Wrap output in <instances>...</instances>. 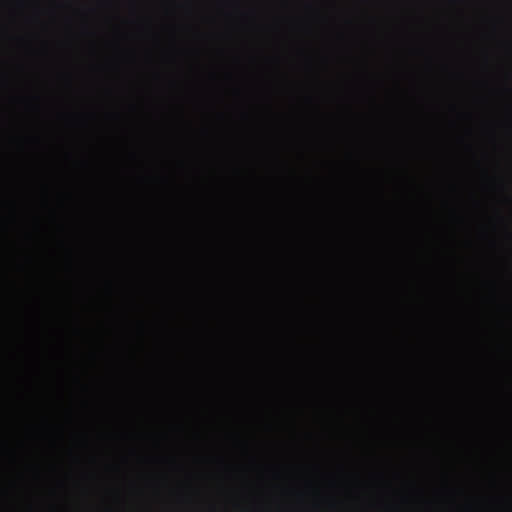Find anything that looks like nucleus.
Listing matches in <instances>:
<instances>
[{
	"mask_svg": "<svg viewBox=\"0 0 512 512\" xmlns=\"http://www.w3.org/2000/svg\"><path fill=\"white\" fill-rule=\"evenodd\" d=\"M57 125H0V128H64V0H57Z\"/></svg>",
	"mask_w": 512,
	"mask_h": 512,
	"instance_id": "f257e3e1",
	"label": "nucleus"
},
{
	"mask_svg": "<svg viewBox=\"0 0 512 512\" xmlns=\"http://www.w3.org/2000/svg\"><path fill=\"white\" fill-rule=\"evenodd\" d=\"M70 16L66 0V129L77 128L70 115ZM80 128H193L192 126H81ZM201 128H267V126H202Z\"/></svg>",
	"mask_w": 512,
	"mask_h": 512,
	"instance_id": "f03ea898",
	"label": "nucleus"
},
{
	"mask_svg": "<svg viewBox=\"0 0 512 512\" xmlns=\"http://www.w3.org/2000/svg\"><path fill=\"white\" fill-rule=\"evenodd\" d=\"M44 86L38 76H31L25 86V89L18 94L10 97L12 104L28 111L38 110L44 103Z\"/></svg>",
	"mask_w": 512,
	"mask_h": 512,
	"instance_id": "7ed1b4c3",
	"label": "nucleus"
},
{
	"mask_svg": "<svg viewBox=\"0 0 512 512\" xmlns=\"http://www.w3.org/2000/svg\"><path fill=\"white\" fill-rule=\"evenodd\" d=\"M90 98L92 101H95V102H98L100 100H102L103 98V95L102 93H100V91L96 90V89H93L92 91H90Z\"/></svg>",
	"mask_w": 512,
	"mask_h": 512,
	"instance_id": "20e7f679",
	"label": "nucleus"
}]
</instances>
